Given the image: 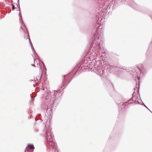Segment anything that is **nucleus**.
<instances>
[{"label":"nucleus","instance_id":"f257e3e1","mask_svg":"<svg viewBox=\"0 0 152 152\" xmlns=\"http://www.w3.org/2000/svg\"><path fill=\"white\" fill-rule=\"evenodd\" d=\"M90 59L88 56L87 55L85 57L84 60L81 63L75 66L68 74L64 76V80L62 83L63 85L61 87L62 89H64L71 80V77L73 74H74L72 77L75 75H78L82 72L85 71L87 69V67L90 68V67L92 66V65L93 66L91 69L93 68L94 72L96 74L100 76L101 79L104 81V83L108 88L111 89L112 88V85L111 82L106 78L105 73L101 67L95 66L92 64V62H91V59L90 60Z\"/></svg>","mask_w":152,"mask_h":152},{"label":"nucleus","instance_id":"f03ea898","mask_svg":"<svg viewBox=\"0 0 152 152\" xmlns=\"http://www.w3.org/2000/svg\"><path fill=\"white\" fill-rule=\"evenodd\" d=\"M100 26L96 27L93 30L92 36L91 40V44L90 47V51L92 50V54L96 53L98 52H101L104 54V57H107V53L104 48V40L103 38H100L98 36L102 34V28Z\"/></svg>","mask_w":152,"mask_h":152},{"label":"nucleus","instance_id":"7ed1b4c3","mask_svg":"<svg viewBox=\"0 0 152 152\" xmlns=\"http://www.w3.org/2000/svg\"><path fill=\"white\" fill-rule=\"evenodd\" d=\"M45 127L46 129V133L45 134V141L47 142L50 146L49 150H51L54 152H59L57 147L56 143L55 142L54 136L51 131V126L49 122H48V120H46L45 123Z\"/></svg>","mask_w":152,"mask_h":152},{"label":"nucleus","instance_id":"20e7f679","mask_svg":"<svg viewBox=\"0 0 152 152\" xmlns=\"http://www.w3.org/2000/svg\"><path fill=\"white\" fill-rule=\"evenodd\" d=\"M43 103L45 107L47 109V113H49L50 115L52 112L53 105L55 104L54 97H51L50 94L48 93Z\"/></svg>","mask_w":152,"mask_h":152},{"label":"nucleus","instance_id":"39448f33","mask_svg":"<svg viewBox=\"0 0 152 152\" xmlns=\"http://www.w3.org/2000/svg\"><path fill=\"white\" fill-rule=\"evenodd\" d=\"M28 40L31 45V48L32 50L33 51L34 55L35 56V57L34 58V64L32 65V66L34 67H38V68H39V71L40 72L41 71L42 72V69H44V70H46V69L45 68V67L44 64L42 62L41 63H40L39 61L37 58H39V56L35 52L34 47L32 45V43L29 38H28Z\"/></svg>","mask_w":152,"mask_h":152},{"label":"nucleus","instance_id":"423d86ee","mask_svg":"<svg viewBox=\"0 0 152 152\" xmlns=\"http://www.w3.org/2000/svg\"><path fill=\"white\" fill-rule=\"evenodd\" d=\"M36 78L39 82L42 83L43 84L42 86L41 89L43 90H48L49 86L47 82L45 81L44 80H43V78L42 77V75H40L36 77Z\"/></svg>","mask_w":152,"mask_h":152},{"label":"nucleus","instance_id":"0eeeda50","mask_svg":"<svg viewBox=\"0 0 152 152\" xmlns=\"http://www.w3.org/2000/svg\"><path fill=\"white\" fill-rule=\"evenodd\" d=\"M134 91L132 94V99H130L129 101L127 102H126L125 103H120L119 104V106L120 107L121 106H124V107H125V108H127L126 104H127V105H129V104L133 103V102L134 101H136V94L135 93Z\"/></svg>","mask_w":152,"mask_h":152},{"label":"nucleus","instance_id":"6e6552de","mask_svg":"<svg viewBox=\"0 0 152 152\" xmlns=\"http://www.w3.org/2000/svg\"><path fill=\"white\" fill-rule=\"evenodd\" d=\"M47 93V95L45 96V97L44 98V100H45V96H46L49 93L51 96V97H54L55 100L56 99V98L57 97V98L58 97V96H61L63 94V92L62 91H60V90H58V91H57L56 90H55L54 91V93L53 94V96H52L50 94V92L49 91H48V92L47 91H46Z\"/></svg>","mask_w":152,"mask_h":152},{"label":"nucleus","instance_id":"1a4fd4ad","mask_svg":"<svg viewBox=\"0 0 152 152\" xmlns=\"http://www.w3.org/2000/svg\"><path fill=\"white\" fill-rule=\"evenodd\" d=\"M115 3L118 5L127 4L131 5L133 2L132 0H114Z\"/></svg>","mask_w":152,"mask_h":152},{"label":"nucleus","instance_id":"9d476101","mask_svg":"<svg viewBox=\"0 0 152 152\" xmlns=\"http://www.w3.org/2000/svg\"><path fill=\"white\" fill-rule=\"evenodd\" d=\"M27 149L33 150L34 149V147L33 145L32 144H29L28 146L26 148V149L25 150L26 152V151H28V150L26 149Z\"/></svg>","mask_w":152,"mask_h":152},{"label":"nucleus","instance_id":"9b49d317","mask_svg":"<svg viewBox=\"0 0 152 152\" xmlns=\"http://www.w3.org/2000/svg\"><path fill=\"white\" fill-rule=\"evenodd\" d=\"M138 84H139V81H138ZM136 86L134 88V90L135 91H136L137 92V91H139V86H140V85L139 84H137V81H136Z\"/></svg>","mask_w":152,"mask_h":152},{"label":"nucleus","instance_id":"f8f14e48","mask_svg":"<svg viewBox=\"0 0 152 152\" xmlns=\"http://www.w3.org/2000/svg\"><path fill=\"white\" fill-rule=\"evenodd\" d=\"M136 99L135 101H136L137 102H138V103H139L140 104L142 105V101L141 99L139 98L138 99H137V101H136Z\"/></svg>","mask_w":152,"mask_h":152},{"label":"nucleus","instance_id":"ddd939ff","mask_svg":"<svg viewBox=\"0 0 152 152\" xmlns=\"http://www.w3.org/2000/svg\"><path fill=\"white\" fill-rule=\"evenodd\" d=\"M118 68H120V69H123L124 70H126V68L125 67H123V66H121L120 67H118Z\"/></svg>","mask_w":152,"mask_h":152},{"label":"nucleus","instance_id":"4468645a","mask_svg":"<svg viewBox=\"0 0 152 152\" xmlns=\"http://www.w3.org/2000/svg\"><path fill=\"white\" fill-rule=\"evenodd\" d=\"M12 10H15V6L12 4Z\"/></svg>","mask_w":152,"mask_h":152},{"label":"nucleus","instance_id":"2eb2a0df","mask_svg":"<svg viewBox=\"0 0 152 152\" xmlns=\"http://www.w3.org/2000/svg\"><path fill=\"white\" fill-rule=\"evenodd\" d=\"M20 17L21 18V19H21V21H22V22H21V23H22L23 24V25H25V24H24L23 23V20L22 19V18L21 16V14H20Z\"/></svg>","mask_w":152,"mask_h":152},{"label":"nucleus","instance_id":"dca6fc26","mask_svg":"<svg viewBox=\"0 0 152 152\" xmlns=\"http://www.w3.org/2000/svg\"><path fill=\"white\" fill-rule=\"evenodd\" d=\"M29 81H30L31 82L32 81H33V83H34V81H35L34 80H29Z\"/></svg>","mask_w":152,"mask_h":152},{"label":"nucleus","instance_id":"f3484780","mask_svg":"<svg viewBox=\"0 0 152 152\" xmlns=\"http://www.w3.org/2000/svg\"><path fill=\"white\" fill-rule=\"evenodd\" d=\"M134 74H135V77H136V74H135V73H136V72L135 71H134Z\"/></svg>","mask_w":152,"mask_h":152},{"label":"nucleus","instance_id":"a211bd4d","mask_svg":"<svg viewBox=\"0 0 152 152\" xmlns=\"http://www.w3.org/2000/svg\"><path fill=\"white\" fill-rule=\"evenodd\" d=\"M143 106H144L147 108H148V107L146 106V105L144 104V103H143Z\"/></svg>","mask_w":152,"mask_h":152},{"label":"nucleus","instance_id":"6ab92c4d","mask_svg":"<svg viewBox=\"0 0 152 152\" xmlns=\"http://www.w3.org/2000/svg\"><path fill=\"white\" fill-rule=\"evenodd\" d=\"M89 53H90V52H87V54H88H88H89Z\"/></svg>","mask_w":152,"mask_h":152},{"label":"nucleus","instance_id":"aec40b11","mask_svg":"<svg viewBox=\"0 0 152 152\" xmlns=\"http://www.w3.org/2000/svg\"><path fill=\"white\" fill-rule=\"evenodd\" d=\"M18 5H19V0H18Z\"/></svg>","mask_w":152,"mask_h":152},{"label":"nucleus","instance_id":"412c9836","mask_svg":"<svg viewBox=\"0 0 152 152\" xmlns=\"http://www.w3.org/2000/svg\"><path fill=\"white\" fill-rule=\"evenodd\" d=\"M110 4V2H109H109H108V3H107V4Z\"/></svg>","mask_w":152,"mask_h":152},{"label":"nucleus","instance_id":"4be33fe9","mask_svg":"<svg viewBox=\"0 0 152 152\" xmlns=\"http://www.w3.org/2000/svg\"><path fill=\"white\" fill-rule=\"evenodd\" d=\"M25 28H26V30H27V28H26V26H25Z\"/></svg>","mask_w":152,"mask_h":152},{"label":"nucleus","instance_id":"5701e85b","mask_svg":"<svg viewBox=\"0 0 152 152\" xmlns=\"http://www.w3.org/2000/svg\"><path fill=\"white\" fill-rule=\"evenodd\" d=\"M28 37H29V35L28 33Z\"/></svg>","mask_w":152,"mask_h":152},{"label":"nucleus","instance_id":"b1692460","mask_svg":"<svg viewBox=\"0 0 152 152\" xmlns=\"http://www.w3.org/2000/svg\"><path fill=\"white\" fill-rule=\"evenodd\" d=\"M147 108L151 111V112H152V111H151L148 108Z\"/></svg>","mask_w":152,"mask_h":152},{"label":"nucleus","instance_id":"393cba45","mask_svg":"<svg viewBox=\"0 0 152 152\" xmlns=\"http://www.w3.org/2000/svg\"><path fill=\"white\" fill-rule=\"evenodd\" d=\"M147 108L151 111V112H152V111H151L148 108Z\"/></svg>","mask_w":152,"mask_h":152},{"label":"nucleus","instance_id":"a878e982","mask_svg":"<svg viewBox=\"0 0 152 152\" xmlns=\"http://www.w3.org/2000/svg\"><path fill=\"white\" fill-rule=\"evenodd\" d=\"M19 10H20V9H19ZM19 12H20V10H19Z\"/></svg>","mask_w":152,"mask_h":152},{"label":"nucleus","instance_id":"bb28decb","mask_svg":"<svg viewBox=\"0 0 152 152\" xmlns=\"http://www.w3.org/2000/svg\"><path fill=\"white\" fill-rule=\"evenodd\" d=\"M151 44H152V42H151Z\"/></svg>","mask_w":152,"mask_h":152}]
</instances>
